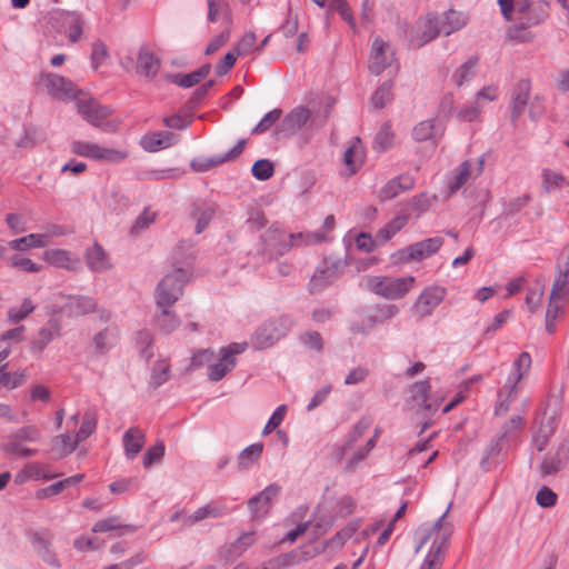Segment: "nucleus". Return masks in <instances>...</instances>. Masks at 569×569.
I'll return each mask as SVG.
<instances>
[{
  "mask_svg": "<svg viewBox=\"0 0 569 569\" xmlns=\"http://www.w3.org/2000/svg\"><path fill=\"white\" fill-rule=\"evenodd\" d=\"M43 259L51 266L68 271H76L79 268V259L73 258L71 252L63 249H49L43 252Z\"/></svg>",
  "mask_w": 569,
  "mask_h": 569,
  "instance_id": "5701e85b",
  "label": "nucleus"
},
{
  "mask_svg": "<svg viewBox=\"0 0 569 569\" xmlns=\"http://www.w3.org/2000/svg\"><path fill=\"white\" fill-rule=\"evenodd\" d=\"M437 200L435 194H429L428 192H421L420 194L415 196L410 201V208L413 211L418 212V216L429 210L432 202Z\"/></svg>",
  "mask_w": 569,
  "mask_h": 569,
  "instance_id": "69168bd1",
  "label": "nucleus"
},
{
  "mask_svg": "<svg viewBox=\"0 0 569 569\" xmlns=\"http://www.w3.org/2000/svg\"><path fill=\"white\" fill-rule=\"evenodd\" d=\"M251 173L256 179L266 181L274 173L273 163L269 159H259L253 163Z\"/></svg>",
  "mask_w": 569,
  "mask_h": 569,
  "instance_id": "13d9d810",
  "label": "nucleus"
},
{
  "mask_svg": "<svg viewBox=\"0 0 569 569\" xmlns=\"http://www.w3.org/2000/svg\"><path fill=\"white\" fill-rule=\"evenodd\" d=\"M530 84L521 80L515 88L511 101V121L515 122L525 111L529 99Z\"/></svg>",
  "mask_w": 569,
  "mask_h": 569,
  "instance_id": "473e14b6",
  "label": "nucleus"
},
{
  "mask_svg": "<svg viewBox=\"0 0 569 569\" xmlns=\"http://www.w3.org/2000/svg\"><path fill=\"white\" fill-rule=\"evenodd\" d=\"M114 530H119L118 535L122 536L126 532H133L136 530V528L131 525L122 526L119 522L118 517H109L106 519H101V520L97 521L92 527V531L96 533L97 532H109V531H114Z\"/></svg>",
  "mask_w": 569,
  "mask_h": 569,
  "instance_id": "37998d69",
  "label": "nucleus"
},
{
  "mask_svg": "<svg viewBox=\"0 0 569 569\" xmlns=\"http://www.w3.org/2000/svg\"><path fill=\"white\" fill-rule=\"evenodd\" d=\"M567 297H569V274L558 271V276L550 291V298L562 300Z\"/></svg>",
  "mask_w": 569,
  "mask_h": 569,
  "instance_id": "6e6d98bb",
  "label": "nucleus"
},
{
  "mask_svg": "<svg viewBox=\"0 0 569 569\" xmlns=\"http://www.w3.org/2000/svg\"><path fill=\"white\" fill-rule=\"evenodd\" d=\"M478 64L477 57H470L463 64H461L453 73V81L458 87L470 81L476 74V68Z\"/></svg>",
  "mask_w": 569,
  "mask_h": 569,
  "instance_id": "de8ad7c7",
  "label": "nucleus"
},
{
  "mask_svg": "<svg viewBox=\"0 0 569 569\" xmlns=\"http://www.w3.org/2000/svg\"><path fill=\"white\" fill-rule=\"evenodd\" d=\"M170 377V366L164 361L157 362L151 371L150 385L154 388L160 387Z\"/></svg>",
  "mask_w": 569,
  "mask_h": 569,
  "instance_id": "e2e57ef3",
  "label": "nucleus"
},
{
  "mask_svg": "<svg viewBox=\"0 0 569 569\" xmlns=\"http://www.w3.org/2000/svg\"><path fill=\"white\" fill-rule=\"evenodd\" d=\"M408 222V216L399 214L378 230L376 238L382 242L389 241Z\"/></svg>",
  "mask_w": 569,
  "mask_h": 569,
  "instance_id": "c03bdc74",
  "label": "nucleus"
},
{
  "mask_svg": "<svg viewBox=\"0 0 569 569\" xmlns=\"http://www.w3.org/2000/svg\"><path fill=\"white\" fill-rule=\"evenodd\" d=\"M393 134L390 126L385 123L381 126L373 139V149L377 151H385L392 146Z\"/></svg>",
  "mask_w": 569,
  "mask_h": 569,
  "instance_id": "4d7b16f0",
  "label": "nucleus"
},
{
  "mask_svg": "<svg viewBox=\"0 0 569 569\" xmlns=\"http://www.w3.org/2000/svg\"><path fill=\"white\" fill-rule=\"evenodd\" d=\"M416 279L412 276L402 278H389L386 277V286L383 298L389 300H397L405 297L412 288Z\"/></svg>",
  "mask_w": 569,
  "mask_h": 569,
  "instance_id": "b1692460",
  "label": "nucleus"
},
{
  "mask_svg": "<svg viewBox=\"0 0 569 569\" xmlns=\"http://www.w3.org/2000/svg\"><path fill=\"white\" fill-rule=\"evenodd\" d=\"M84 259L92 272H104L112 267L107 251L98 242L86 249Z\"/></svg>",
  "mask_w": 569,
  "mask_h": 569,
  "instance_id": "aec40b11",
  "label": "nucleus"
},
{
  "mask_svg": "<svg viewBox=\"0 0 569 569\" xmlns=\"http://www.w3.org/2000/svg\"><path fill=\"white\" fill-rule=\"evenodd\" d=\"M298 14L292 12L290 6L288 7L287 17L283 22L279 26V31L286 38H292L298 33Z\"/></svg>",
  "mask_w": 569,
  "mask_h": 569,
  "instance_id": "0e129e2a",
  "label": "nucleus"
},
{
  "mask_svg": "<svg viewBox=\"0 0 569 569\" xmlns=\"http://www.w3.org/2000/svg\"><path fill=\"white\" fill-rule=\"evenodd\" d=\"M42 435L34 425L18 428L6 437L3 451L16 458H29L37 455L38 450L27 447V443L39 442Z\"/></svg>",
  "mask_w": 569,
  "mask_h": 569,
  "instance_id": "7ed1b4c3",
  "label": "nucleus"
},
{
  "mask_svg": "<svg viewBox=\"0 0 569 569\" xmlns=\"http://www.w3.org/2000/svg\"><path fill=\"white\" fill-rule=\"evenodd\" d=\"M549 1H535L525 16H522V18H518V28L525 30L545 22L549 17Z\"/></svg>",
  "mask_w": 569,
  "mask_h": 569,
  "instance_id": "6ab92c4d",
  "label": "nucleus"
},
{
  "mask_svg": "<svg viewBox=\"0 0 569 569\" xmlns=\"http://www.w3.org/2000/svg\"><path fill=\"white\" fill-rule=\"evenodd\" d=\"M531 367V357L528 352L523 351L515 360L510 377L515 378L516 381H521L529 372Z\"/></svg>",
  "mask_w": 569,
  "mask_h": 569,
  "instance_id": "864d4df0",
  "label": "nucleus"
},
{
  "mask_svg": "<svg viewBox=\"0 0 569 569\" xmlns=\"http://www.w3.org/2000/svg\"><path fill=\"white\" fill-rule=\"evenodd\" d=\"M60 325L56 319H50L31 342L33 352H41L56 337L60 335Z\"/></svg>",
  "mask_w": 569,
  "mask_h": 569,
  "instance_id": "cd10ccee",
  "label": "nucleus"
},
{
  "mask_svg": "<svg viewBox=\"0 0 569 569\" xmlns=\"http://www.w3.org/2000/svg\"><path fill=\"white\" fill-rule=\"evenodd\" d=\"M468 17L459 11L453 9H449L445 13V19L440 20L441 32L446 36H450L451 33L460 30L467 24Z\"/></svg>",
  "mask_w": 569,
  "mask_h": 569,
  "instance_id": "e433bc0d",
  "label": "nucleus"
},
{
  "mask_svg": "<svg viewBox=\"0 0 569 569\" xmlns=\"http://www.w3.org/2000/svg\"><path fill=\"white\" fill-rule=\"evenodd\" d=\"M312 112L305 106H297L281 120L278 131L283 136L299 132L311 119Z\"/></svg>",
  "mask_w": 569,
  "mask_h": 569,
  "instance_id": "dca6fc26",
  "label": "nucleus"
},
{
  "mask_svg": "<svg viewBox=\"0 0 569 569\" xmlns=\"http://www.w3.org/2000/svg\"><path fill=\"white\" fill-rule=\"evenodd\" d=\"M293 319L290 316H281L261 325L254 332L252 343L256 349H266L273 346L293 327Z\"/></svg>",
  "mask_w": 569,
  "mask_h": 569,
  "instance_id": "423d86ee",
  "label": "nucleus"
},
{
  "mask_svg": "<svg viewBox=\"0 0 569 569\" xmlns=\"http://www.w3.org/2000/svg\"><path fill=\"white\" fill-rule=\"evenodd\" d=\"M144 432L138 427L129 428L124 432L122 437V442L124 447L126 457L129 460L134 459L137 455L141 451L144 445Z\"/></svg>",
  "mask_w": 569,
  "mask_h": 569,
  "instance_id": "c85d7f7f",
  "label": "nucleus"
},
{
  "mask_svg": "<svg viewBox=\"0 0 569 569\" xmlns=\"http://www.w3.org/2000/svg\"><path fill=\"white\" fill-rule=\"evenodd\" d=\"M485 154L479 157L475 163L469 160L463 161L452 172V177L448 182L450 193H456L462 188L469 179H476L483 172Z\"/></svg>",
  "mask_w": 569,
  "mask_h": 569,
  "instance_id": "ddd939ff",
  "label": "nucleus"
},
{
  "mask_svg": "<svg viewBox=\"0 0 569 569\" xmlns=\"http://www.w3.org/2000/svg\"><path fill=\"white\" fill-rule=\"evenodd\" d=\"M263 452V443L254 442L244 448L237 457V467L239 471L249 470L258 463Z\"/></svg>",
  "mask_w": 569,
  "mask_h": 569,
  "instance_id": "72a5a7b5",
  "label": "nucleus"
},
{
  "mask_svg": "<svg viewBox=\"0 0 569 569\" xmlns=\"http://www.w3.org/2000/svg\"><path fill=\"white\" fill-rule=\"evenodd\" d=\"M441 33L440 19L435 12L420 16L406 31L410 47L421 48Z\"/></svg>",
  "mask_w": 569,
  "mask_h": 569,
  "instance_id": "39448f33",
  "label": "nucleus"
},
{
  "mask_svg": "<svg viewBox=\"0 0 569 569\" xmlns=\"http://www.w3.org/2000/svg\"><path fill=\"white\" fill-rule=\"evenodd\" d=\"M160 313L156 316V326L164 335H169L180 326V319L170 310L171 307H159Z\"/></svg>",
  "mask_w": 569,
  "mask_h": 569,
  "instance_id": "ea45409f",
  "label": "nucleus"
},
{
  "mask_svg": "<svg viewBox=\"0 0 569 569\" xmlns=\"http://www.w3.org/2000/svg\"><path fill=\"white\" fill-rule=\"evenodd\" d=\"M568 457L569 452L565 445L560 446L556 452L547 453L538 468L540 477L545 478L560 471Z\"/></svg>",
  "mask_w": 569,
  "mask_h": 569,
  "instance_id": "4be33fe9",
  "label": "nucleus"
},
{
  "mask_svg": "<svg viewBox=\"0 0 569 569\" xmlns=\"http://www.w3.org/2000/svg\"><path fill=\"white\" fill-rule=\"evenodd\" d=\"M227 513V508L216 502H209L198 508L192 515L183 519L186 526H193L208 518H219Z\"/></svg>",
  "mask_w": 569,
  "mask_h": 569,
  "instance_id": "7c9ffc66",
  "label": "nucleus"
},
{
  "mask_svg": "<svg viewBox=\"0 0 569 569\" xmlns=\"http://www.w3.org/2000/svg\"><path fill=\"white\" fill-rule=\"evenodd\" d=\"M523 428L525 421L522 417L515 416L501 426V429L497 436L511 447L512 445L518 443Z\"/></svg>",
  "mask_w": 569,
  "mask_h": 569,
  "instance_id": "2f4dec72",
  "label": "nucleus"
},
{
  "mask_svg": "<svg viewBox=\"0 0 569 569\" xmlns=\"http://www.w3.org/2000/svg\"><path fill=\"white\" fill-rule=\"evenodd\" d=\"M542 187L546 192L550 193L556 190L562 189L565 186H569V181L559 172L550 169L542 170Z\"/></svg>",
  "mask_w": 569,
  "mask_h": 569,
  "instance_id": "49530a36",
  "label": "nucleus"
},
{
  "mask_svg": "<svg viewBox=\"0 0 569 569\" xmlns=\"http://www.w3.org/2000/svg\"><path fill=\"white\" fill-rule=\"evenodd\" d=\"M445 127L438 119H428L419 122L412 129V138L418 142L436 140L443 134Z\"/></svg>",
  "mask_w": 569,
  "mask_h": 569,
  "instance_id": "412c9836",
  "label": "nucleus"
},
{
  "mask_svg": "<svg viewBox=\"0 0 569 569\" xmlns=\"http://www.w3.org/2000/svg\"><path fill=\"white\" fill-rule=\"evenodd\" d=\"M431 385L429 379L420 380L411 386V393L413 398L421 399V405L426 411H431L432 403L428 401Z\"/></svg>",
  "mask_w": 569,
  "mask_h": 569,
  "instance_id": "3c124183",
  "label": "nucleus"
},
{
  "mask_svg": "<svg viewBox=\"0 0 569 569\" xmlns=\"http://www.w3.org/2000/svg\"><path fill=\"white\" fill-rule=\"evenodd\" d=\"M164 450H166L164 443L162 441H157V443L154 446L150 447L146 451V453L143 456V461H142L143 467L149 468L153 463L159 462L164 455Z\"/></svg>",
  "mask_w": 569,
  "mask_h": 569,
  "instance_id": "774afa93",
  "label": "nucleus"
},
{
  "mask_svg": "<svg viewBox=\"0 0 569 569\" xmlns=\"http://www.w3.org/2000/svg\"><path fill=\"white\" fill-rule=\"evenodd\" d=\"M443 244V238L432 237L408 246L399 251L401 261H420L436 253Z\"/></svg>",
  "mask_w": 569,
  "mask_h": 569,
  "instance_id": "4468645a",
  "label": "nucleus"
},
{
  "mask_svg": "<svg viewBox=\"0 0 569 569\" xmlns=\"http://www.w3.org/2000/svg\"><path fill=\"white\" fill-rule=\"evenodd\" d=\"M447 290L441 286H430L423 289L412 306L415 316L420 319L431 316L433 310L445 300Z\"/></svg>",
  "mask_w": 569,
  "mask_h": 569,
  "instance_id": "9b49d317",
  "label": "nucleus"
},
{
  "mask_svg": "<svg viewBox=\"0 0 569 569\" xmlns=\"http://www.w3.org/2000/svg\"><path fill=\"white\" fill-rule=\"evenodd\" d=\"M395 52L389 42L376 38L372 42L369 70L373 74H380L388 67H391Z\"/></svg>",
  "mask_w": 569,
  "mask_h": 569,
  "instance_id": "2eb2a0df",
  "label": "nucleus"
},
{
  "mask_svg": "<svg viewBox=\"0 0 569 569\" xmlns=\"http://www.w3.org/2000/svg\"><path fill=\"white\" fill-rule=\"evenodd\" d=\"M70 148L72 153L93 160L118 163L128 158V152L124 150L106 148L89 141L74 140Z\"/></svg>",
  "mask_w": 569,
  "mask_h": 569,
  "instance_id": "6e6552de",
  "label": "nucleus"
},
{
  "mask_svg": "<svg viewBox=\"0 0 569 569\" xmlns=\"http://www.w3.org/2000/svg\"><path fill=\"white\" fill-rule=\"evenodd\" d=\"M217 207L210 202H196L192 204L191 216L196 219V233H201L214 217Z\"/></svg>",
  "mask_w": 569,
  "mask_h": 569,
  "instance_id": "c756f323",
  "label": "nucleus"
},
{
  "mask_svg": "<svg viewBox=\"0 0 569 569\" xmlns=\"http://www.w3.org/2000/svg\"><path fill=\"white\" fill-rule=\"evenodd\" d=\"M96 428H97L96 413L92 411H87L83 415L82 423H81L78 432L76 433V437L78 438L79 441H82V440L87 439L88 437H90L94 432Z\"/></svg>",
  "mask_w": 569,
  "mask_h": 569,
  "instance_id": "680f3d73",
  "label": "nucleus"
},
{
  "mask_svg": "<svg viewBox=\"0 0 569 569\" xmlns=\"http://www.w3.org/2000/svg\"><path fill=\"white\" fill-rule=\"evenodd\" d=\"M160 68V60L149 50L141 49L137 57V72L153 78Z\"/></svg>",
  "mask_w": 569,
  "mask_h": 569,
  "instance_id": "f704fd0d",
  "label": "nucleus"
},
{
  "mask_svg": "<svg viewBox=\"0 0 569 569\" xmlns=\"http://www.w3.org/2000/svg\"><path fill=\"white\" fill-rule=\"evenodd\" d=\"M562 312V305L560 299H552L549 297V305L546 311V330L549 333L555 332V322L558 316Z\"/></svg>",
  "mask_w": 569,
  "mask_h": 569,
  "instance_id": "bf43d9fd",
  "label": "nucleus"
},
{
  "mask_svg": "<svg viewBox=\"0 0 569 569\" xmlns=\"http://www.w3.org/2000/svg\"><path fill=\"white\" fill-rule=\"evenodd\" d=\"M41 82L53 98L74 97V84L64 77L54 73H44L41 76Z\"/></svg>",
  "mask_w": 569,
  "mask_h": 569,
  "instance_id": "a211bd4d",
  "label": "nucleus"
},
{
  "mask_svg": "<svg viewBox=\"0 0 569 569\" xmlns=\"http://www.w3.org/2000/svg\"><path fill=\"white\" fill-rule=\"evenodd\" d=\"M509 448L510 446L498 436L492 438L487 448L485 449L483 456L481 458V468L485 470H489L495 459L506 453L509 450Z\"/></svg>",
  "mask_w": 569,
  "mask_h": 569,
  "instance_id": "c9c22d12",
  "label": "nucleus"
},
{
  "mask_svg": "<svg viewBox=\"0 0 569 569\" xmlns=\"http://www.w3.org/2000/svg\"><path fill=\"white\" fill-rule=\"evenodd\" d=\"M83 23L82 16L77 11H60L52 17L54 29L72 43L81 38Z\"/></svg>",
  "mask_w": 569,
  "mask_h": 569,
  "instance_id": "1a4fd4ad",
  "label": "nucleus"
},
{
  "mask_svg": "<svg viewBox=\"0 0 569 569\" xmlns=\"http://www.w3.org/2000/svg\"><path fill=\"white\" fill-rule=\"evenodd\" d=\"M520 381H516L515 378L508 377L502 388L498 391V403L495 409L496 415H505L510 407V403L518 397L520 388L518 386Z\"/></svg>",
  "mask_w": 569,
  "mask_h": 569,
  "instance_id": "393cba45",
  "label": "nucleus"
},
{
  "mask_svg": "<svg viewBox=\"0 0 569 569\" xmlns=\"http://www.w3.org/2000/svg\"><path fill=\"white\" fill-rule=\"evenodd\" d=\"M347 266L345 259L332 256L323 258L308 283V291L311 295L321 292L341 277Z\"/></svg>",
  "mask_w": 569,
  "mask_h": 569,
  "instance_id": "20e7f679",
  "label": "nucleus"
},
{
  "mask_svg": "<svg viewBox=\"0 0 569 569\" xmlns=\"http://www.w3.org/2000/svg\"><path fill=\"white\" fill-rule=\"evenodd\" d=\"M8 367V363H3L0 367V385L9 388L14 389L19 386H21L26 379L27 375L24 371H16L13 373L8 372L6 369Z\"/></svg>",
  "mask_w": 569,
  "mask_h": 569,
  "instance_id": "603ef678",
  "label": "nucleus"
},
{
  "mask_svg": "<svg viewBox=\"0 0 569 569\" xmlns=\"http://www.w3.org/2000/svg\"><path fill=\"white\" fill-rule=\"evenodd\" d=\"M77 110L86 121L94 127L101 126L102 121L111 114L109 107L101 106L92 99L78 101Z\"/></svg>",
  "mask_w": 569,
  "mask_h": 569,
  "instance_id": "f3484780",
  "label": "nucleus"
},
{
  "mask_svg": "<svg viewBox=\"0 0 569 569\" xmlns=\"http://www.w3.org/2000/svg\"><path fill=\"white\" fill-rule=\"evenodd\" d=\"M34 308L31 299L26 298L20 306H13L8 310V319L11 322H20L33 312Z\"/></svg>",
  "mask_w": 569,
  "mask_h": 569,
  "instance_id": "5fc2aeb1",
  "label": "nucleus"
},
{
  "mask_svg": "<svg viewBox=\"0 0 569 569\" xmlns=\"http://www.w3.org/2000/svg\"><path fill=\"white\" fill-rule=\"evenodd\" d=\"M561 410V400L558 396L548 397L540 423L549 425L553 427V430L557 429L559 417Z\"/></svg>",
  "mask_w": 569,
  "mask_h": 569,
  "instance_id": "58836bf2",
  "label": "nucleus"
},
{
  "mask_svg": "<svg viewBox=\"0 0 569 569\" xmlns=\"http://www.w3.org/2000/svg\"><path fill=\"white\" fill-rule=\"evenodd\" d=\"M84 476L82 473H77L71 477H68L63 480H59L47 488H43L38 492L39 498L51 497L61 493L63 490L70 487H74L83 480Z\"/></svg>",
  "mask_w": 569,
  "mask_h": 569,
  "instance_id": "a19ab883",
  "label": "nucleus"
},
{
  "mask_svg": "<svg viewBox=\"0 0 569 569\" xmlns=\"http://www.w3.org/2000/svg\"><path fill=\"white\" fill-rule=\"evenodd\" d=\"M31 543L38 556L49 566L60 568L61 563L57 553L51 548L50 540L41 532H34L31 537Z\"/></svg>",
  "mask_w": 569,
  "mask_h": 569,
  "instance_id": "a878e982",
  "label": "nucleus"
},
{
  "mask_svg": "<svg viewBox=\"0 0 569 569\" xmlns=\"http://www.w3.org/2000/svg\"><path fill=\"white\" fill-rule=\"evenodd\" d=\"M59 296L63 299L60 310L68 318L84 317L98 310V300L94 297L64 293H59Z\"/></svg>",
  "mask_w": 569,
  "mask_h": 569,
  "instance_id": "9d476101",
  "label": "nucleus"
},
{
  "mask_svg": "<svg viewBox=\"0 0 569 569\" xmlns=\"http://www.w3.org/2000/svg\"><path fill=\"white\" fill-rule=\"evenodd\" d=\"M415 187V179L409 174H400L389 180L380 190V197L383 200L396 198L403 191L411 190Z\"/></svg>",
  "mask_w": 569,
  "mask_h": 569,
  "instance_id": "bb28decb",
  "label": "nucleus"
},
{
  "mask_svg": "<svg viewBox=\"0 0 569 569\" xmlns=\"http://www.w3.org/2000/svg\"><path fill=\"white\" fill-rule=\"evenodd\" d=\"M191 276V263L174 260L173 269L167 273L157 284L154 290L158 307H172L182 296L183 287Z\"/></svg>",
  "mask_w": 569,
  "mask_h": 569,
  "instance_id": "f257e3e1",
  "label": "nucleus"
},
{
  "mask_svg": "<svg viewBox=\"0 0 569 569\" xmlns=\"http://www.w3.org/2000/svg\"><path fill=\"white\" fill-rule=\"evenodd\" d=\"M370 420L360 419L352 428L348 438L346 440L345 446L341 448V451L350 448L355 442H357L369 429Z\"/></svg>",
  "mask_w": 569,
  "mask_h": 569,
  "instance_id": "338daca9",
  "label": "nucleus"
},
{
  "mask_svg": "<svg viewBox=\"0 0 569 569\" xmlns=\"http://www.w3.org/2000/svg\"><path fill=\"white\" fill-rule=\"evenodd\" d=\"M248 348L247 342H231L219 351V360L208 366V378L213 382L220 381L227 373L232 371L237 365V356L243 353Z\"/></svg>",
  "mask_w": 569,
  "mask_h": 569,
  "instance_id": "0eeeda50",
  "label": "nucleus"
},
{
  "mask_svg": "<svg viewBox=\"0 0 569 569\" xmlns=\"http://www.w3.org/2000/svg\"><path fill=\"white\" fill-rule=\"evenodd\" d=\"M254 542L253 535L247 532L239 537L226 551V560L231 561L240 557Z\"/></svg>",
  "mask_w": 569,
  "mask_h": 569,
  "instance_id": "09e8293b",
  "label": "nucleus"
},
{
  "mask_svg": "<svg viewBox=\"0 0 569 569\" xmlns=\"http://www.w3.org/2000/svg\"><path fill=\"white\" fill-rule=\"evenodd\" d=\"M280 493L281 487L278 483H270L262 491L251 497L247 505L252 519L264 518Z\"/></svg>",
  "mask_w": 569,
  "mask_h": 569,
  "instance_id": "f8f14e48",
  "label": "nucleus"
},
{
  "mask_svg": "<svg viewBox=\"0 0 569 569\" xmlns=\"http://www.w3.org/2000/svg\"><path fill=\"white\" fill-rule=\"evenodd\" d=\"M282 110L276 108L263 116V118L251 130L252 134H261L267 132L281 117Z\"/></svg>",
  "mask_w": 569,
  "mask_h": 569,
  "instance_id": "052dcab7",
  "label": "nucleus"
},
{
  "mask_svg": "<svg viewBox=\"0 0 569 569\" xmlns=\"http://www.w3.org/2000/svg\"><path fill=\"white\" fill-rule=\"evenodd\" d=\"M117 329L104 328L93 337V345L98 352H106L111 349L117 342Z\"/></svg>",
  "mask_w": 569,
  "mask_h": 569,
  "instance_id": "a18cd8bd",
  "label": "nucleus"
},
{
  "mask_svg": "<svg viewBox=\"0 0 569 569\" xmlns=\"http://www.w3.org/2000/svg\"><path fill=\"white\" fill-rule=\"evenodd\" d=\"M451 505L448 506L445 513L440 516V518L432 526L431 532L425 536L422 543H425L432 533H436L435 538L428 553L425 557V560L420 567V569H440L443 561V552L446 550L447 541L451 536L452 529L449 523L445 522V519L449 512Z\"/></svg>",
  "mask_w": 569,
  "mask_h": 569,
  "instance_id": "f03ea898",
  "label": "nucleus"
},
{
  "mask_svg": "<svg viewBox=\"0 0 569 569\" xmlns=\"http://www.w3.org/2000/svg\"><path fill=\"white\" fill-rule=\"evenodd\" d=\"M392 87L393 83L391 80L385 81L377 90L373 92L371 97V104L376 109H382L385 106L391 101L392 99Z\"/></svg>",
  "mask_w": 569,
  "mask_h": 569,
  "instance_id": "8fccbe9b",
  "label": "nucleus"
},
{
  "mask_svg": "<svg viewBox=\"0 0 569 569\" xmlns=\"http://www.w3.org/2000/svg\"><path fill=\"white\" fill-rule=\"evenodd\" d=\"M398 312L399 308L396 305H379L376 306L371 312L366 316L375 328L376 326L392 319L398 315Z\"/></svg>",
  "mask_w": 569,
  "mask_h": 569,
  "instance_id": "79ce46f5",
  "label": "nucleus"
},
{
  "mask_svg": "<svg viewBox=\"0 0 569 569\" xmlns=\"http://www.w3.org/2000/svg\"><path fill=\"white\" fill-rule=\"evenodd\" d=\"M48 236L43 233H30L22 238L13 239L9 241L8 246L12 250L23 251L31 248H43L47 246Z\"/></svg>",
  "mask_w": 569,
  "mask_h": 569,
  "instance_id": "4c0bfd02",
  "label": "nucleus"
}]
</instances>
